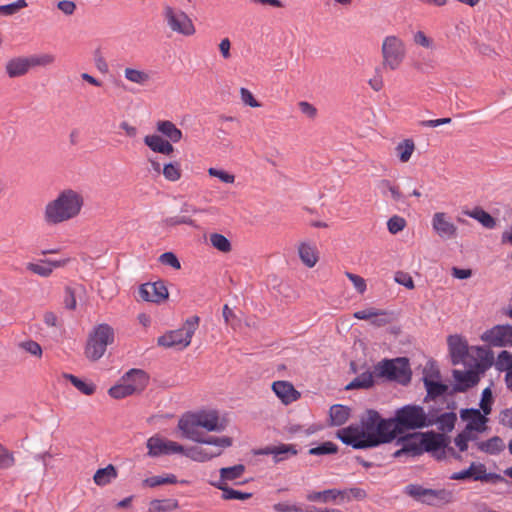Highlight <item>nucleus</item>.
<instances>
[{
    "label": "nucleus",
    "instance_id": "8fccbe9b",
    "mask_svg": "<svg viewBox=\"0 0 512 512\" xmlns=\"http://www.w3.org/2000/svg\"><path fill=\"white\" fill-rule=\"evenodd\" d=\"M478 475V464L471 463V465L462 471L454 472L451 476V480H466L472 478L475 481V477Z\"/></svg>",
    "mask_w": 512,
    "mask_h": 512
},
{
    "label": "nucleus",
    "instance_id": "a211bd4d",
    "mask_svg": "<svg viewBox=\"0 0 512 512\" xmlns=\"http://www.w3.org/2000/svg\"><path fill=\"white\" fill-rule=\"evenodd\" d=\"M453 377L455 384L448 395H453L456 392H465L479 381V376L474 371L453 370Z\"/></svg>",
    "mask_w": 512,
    "mask_h": 512
},
{
    "label": "nucleus",
    "instance_id": "de8ad7c7",
    "mask_svg": "<svg viewBox=\"0 0 512 512\" xmlns=\"http://www.w3.org/2000/svg\"><path fill=\"white\" fill-rule=\"evenodd\" d=\"M502 480L503 477L501 475L496 473H487L486 466L482 463H478V475L475 477V481L496 483Z\"/></svg>",
    "mask_w": 512,
    "mask_h": 512
},
{
    "label": "nucleus",
    "instance_id": "c756f323",
    "mask_svg": "<svg viewBox=\"0 0 512 512\" xmlns=\"http://www.w3.org/2000/svg\"><path fill=\"white\" fill-rule=\"evenodd\" d=\"M116 477L117 470L115 466L109 464L105 468L98 469L93 476V480L98 486H105L111 483L112 480L116 479Z\"/></svg>",
    "mask_w": 512,
    "mask_h": 512
},
{
    "label": "nucleus",
    "instance_id": "4c0bfd02",
    "mask_svg": "<svg viewBox=\"0 0 512 512\" xmlns=\"http://www.w3.org/2000/svg\"><path fill=\"white\" fill-rule=\"evenodd\" d=\"M432 421L433 423L436 422L438 424L439 430L443 432H451L455 427L457 415L453 411L445 412Z\"/></svg>",
    "mask_w": 512,
    "mask_h": 512
},
{
    "label": "nucleus",
    "instance_id": "4468645a",
    "mask_svg": "<svg viewBox=\"0 0 512 512\" xmlns=\"http://www.w3.org/2000/svg\"><path fill=\"white\" fill-rule=\"evenodd\" d=\"M460 418L468 421L465 428L468 431L483 433L487 430L488 418L477 408H465L460 410Z\"/></svg>",
    "mask_w": 512,
    "mask_h": 512
},
{
    "label": "nucleus",
    "instance_id": "3c124183",
    "mask_svg": "<svg viewBox=\"0 0 512 512\" xmlns=\"http://www.w3.org/2000/svg\"><path fill=\"white\" fill-rule=\"evenodd\" d=\"M163 223L167 227H174L181 224H186L191 227L197 228L198 225L196 224L195 220L188 216H173V217H167L163 220Z\"/></svg>",
    "mask_w": 512,
    "mask_h": 512
},
{
    "label": "nucleus",
    "instance_id": "864d4df0",
    "mask_svg": "<svg viewBox=\"0 0 512 512\" xmlns=\"http://www.w3.org/2000/svg\"><path fill=\"white\" fill-rule=\"evenodd\" d=\"M26 0H17L13 3L0 5V15L10 16L17 13L20 9L27 7Z\"/></svg>",
    "mask_w": 512,
    "mask_h": 512
},
{
    "label": "nucleus",
    "instance_id": "bb28decb",
    "mask_svg": "<svg viewBox=\"0 0 512 512\" xmlns=\"http://www.w3.org/2000/svg\"><path fill=\"white\" fill-rule=\"evenodd\" d=\"M157 131L166 136L171 142L177 143L182 139V131L169 120L157 122Z\"/></svg>",
    "mask_w": 512,
    "mask_h": 512
},
{
    "label": "nucleus",
    "instance_id": "423d86ee",
    "mask_svg": "<svg viewBox=\"0 0 512 512\" xmlns=\"http://www.w3.org/2000/svg\"><path fill=\"white\" fill-rule=\"evenodd\" d=\"M404 493L414 500L429 506H443L453 502V492L445 488L431 489L420 484H409L404 488Z\"/></svg>",
    "mask_w": 512,
    "mask_h": 512
},
{
    "label": "nucleus",
    "instance_id": "49530a36",
    "mask_svg": "<svg viewBox=\"0 0 512 512\" xmlns=\"http://www.w3.org/2000/svg\"><path fill=\"white\" fill-rule=\"evenodd\" d=\"M164 177L169 181H177L181 177V168L178 162H171L164 165L162 169Z\"/></svg>",
    "mask_w": 512,
    "mask_h": 512
},
{
    "label": "nucleus",
    "instance_id": "603ef678",
    "mask_svg": "<svg viewBox=\"0 0 512 512\" xmlns=\"http://www.w3.org/2000/svg\"><path fill=\"white\" fill-rule=\"evenodd\" d=\"M338 451V447L333 442L327 441L322 443L321 445L310 448L308 453L310 455H326V454H334Z\"/></svg>",
    "mask_w": 512,
    "mask_h": 512
},
{
    "label": "nucleus",
    "instance_id": "c9c22d12",
    "mask_svg": "<svg viewBox=\"0 0 512 512\" xmlns=\"http://www.w3.org/2000/svg\"><path fill=\"white\" fill-rule=\"evenodd\" d=\"M299 257L307 267H314L318 261L315 248L309 244L302 243L298 248Z\"/></svg>",
    "mask_w": 512,
    "mask_h": 512
},
{
    "label": "nucleus",
    "instance_id": "2f4dec72",
    "mask_svg": "<svg viewBox=\"0 0 512 512\" xmlns=\"http://www.w3.org/2000/svg\"><path fill=\"white\" fill-rule=\"evenodd\" d=\"M298 454L296 446L293 444H279L275 445L273 462L275 464L289 459L291 456Z\"/></svg>",
    "mask_w": 512,
    "mask_h": 512
},
{
    "label": "nucleus",
    "instance_id": "09e8293b",
    "mask_svg": "<svg viewBox=\"0 0 512 512\" xmlns=\"http://www.w3.org/2000/svg\"><path fill=\"white\" fill-rule=\"evenodd\" d=\"M495 366L499 371H506V373L512 370V354L506 350L501 351L495 361Z\"/></svg>",
    "mask_w": 512,
    "mask_h": 512
},
{
    "label": "nucleus",
    "instance_id": "680f3d73",
    "mask_svg": "<svg viewBox=\"0 0 512 512\" xmlns=\"http://www.w3.org/2000/svg\"><path fill=\"white\" fill-rule=\"evenodd\" d=\"M406 226V221L400 216H393L387 222V227L390 233L396 234L402 231Z\"/></svg>",
    "mask_w": 512,
    "mask_h": 512
},
{
    "label": "nucleus",
    "instance_id": "0eeeda50",
    "mask_svg": "<svg viewBox=\"0 0 512 512\" xmlns=\"http://www.w3.org/2000/svg\"><path fill=\"white\" fill-rule=\"evenodd\" d=\"M200 318L197 315L189 317L182 328L172 330L160 336L157 340L159 346L166 348L180 347L186 348L190 343L193 334L199 326Z\"/></svg>",
    "mask_w": 512,
    "mask_h": 512
},
{
    "label": "nucleus",
    "instance_id": "13d9d810",
    "mask_svg": "<svg viewBox=\"0 0 512 512\" xmlns=\"http://www.w3.org/2000/svg\"><path fill=\"white\" fill-rule=\"evenodd\" d=\"M252 497V493L242 492L239 490H235L231 487L224 490V494H222V499L224 500H247Z\"/></svg>",
    "mask_w": 512,
    "mask_h": 512
},
{
    "label": "nucleus",
    "instance_id": "6e6552de",
    "mask_svg": "<svg viewBox=\"0 0 512 512\" xmlns=\"http://www.w3.org/2000/svg\"><path fill=\"white\" fill-rule=\"evenodd\" d=\"M163 18L174 33L189 37L196 33L192 19L182 10L166 5L163 8Z\"/></svg>",
    "mask_w": 512,
    "mask_h": 512
},
{
    "label": "nucleus",
    "instance_id": "20e7f679",
    "mask_svg": "<svg viewBox=\"0 0 512 512\" xmlns=\"http://www.w3.org/2000/svg\"><path fill=\"white\" fill-rule=\"evenodd\" d=\"M373 373L377 378L396 381L403 385L411 380L409 361L405 357L383 359L374 366Z\"/></svg>",
    "mask_w": 512,
    "mask_h": 512
},
{
    "label": "nucleus",
    "instance_id": "774afa93",
    "mask_svg": "<svg viewBox=\"0 0 512 512\" xmlns=\"http://www.w3.org/2000/svg\"><path fill=\"white\" fill-rule=\"evenodd\" d=\"M277 512H302L303 508L295 504H289L287 502H279L273 506Z\"/></svg>",
    "mask_w": 512,
    "mask_h": 512
},
{
    "label": "nucleus",
    "instance_id": "aec40b11",
    "mask_svg": "<svg viewBox=\"0 0 512 512\" xmlns=\"http://www.w3.org/2000/svg\"><path fill=\"white\" fill-rule=\"evenodd\" d=\"M353 316L359 320H371V324L376 327H382L391 322L390 313L375 308L356 311Z\"/></svg>",
    "mask_w": 512,
    "mask_h": 512
},
{
    "label": "nucleus",
    "instance_id": "f03ea898",
    "mask_svg": "<svg viewBox=\"0 0 512 512\" xmlns=\"http://www.w3.org/2000/svg\"><path fill=\"white\" fill-rule=\"evenodd\" d=\"M84 205L83 195L73 189H64L58 196L49 201L45 208L43 218L47 225L60 223L76 218Z\"/></svg>",
    "mask_w": 512,
    "mask_h": 512
},
{
    "label": "nucleus",
    "instance_id": "39448f33",
    "mask_svg": "<svg viewBox=\"0 0 512 512\" xmlns=\"http://www.w3.org/2000/svg\"><path fill=\"white\" fill-rule=\"evenodd\" d=\"M115 339L114 329L106 323L97 325L89 334L85 355L91 361L99 360L106 352L107 346Z\"/></svg>",
    "mask_w": 512,
    "mask_h": 512
},
{
    "label": "nucleus",
    "instance_id": "5701e85b",
    "mask_svg": "<svg viewBox=\"0 0 512 512\" xmlns=\"http://www.w3.org/2000/svg\"><path fill=\"white\" fill-rule=\"evenodd\" d=\"M272 390L281 399V401L288 405L300 398V393L294 386L287 381H276L272 384Z\"/></svg>",
    "mask_w": 512,
    "mask_h": 512
},
{
    "label": "nucleus",
    "instance_id": "052dcab7",
    "mask_svg": "<svg viewBox=\"0 0 512 512\" xmlns=\"http://www.w3.org/2000/svg\"><path fill=\"white\" fill-rule=\"evenodd\" d=\"M159 261L163 265L170 266L176 270H179L181 268V263L173 252H165L161 254L159 257Z\"/></svg>",
    "mask_w": 512,
    "mask_h": 512
},
{
    "label": "nucleus",
    "instance_id": "338daca9",
    "mask_svg": "<svg viewBox=\"0 0 512 512\" xmlns=\"http://www.w3.org/2000/svg\"><path fill=\"white\" fill-rule=\"evenodd\" d=\"M240 95H241V100L243 101L244 104H246L252 108L261 106V104L254 98L253 94L248 89L242 87L240 89Z\"/></svg>",
    "mask_w": 512,
    "mask_h": 512
},
{
    "label": "nucleus",
    "instance_id": "a18cd8bd",
    "mask_svg": "<svg viewBox=\"0 0 512 512\" xmlns=\"http://www.w3.org/2000/svg\"><path fill=\"white\" fill-rule=\"evenodd\" d=\"M108 394L114 399H122L133 395V389L130 390L127 384L120 380V382L112 386L108 390Z\"/></svg>",
    "mask_w": 512,
    "mask_h": 512
},
{
    "label": "nucleus",
    "instance_id": "7ed1b4c3",
    "mask_svg": "<svg viewBox=\"0 0 512 512\" xmlns=\"http://www.w3.org/2000/svg\"><path fill=\"white\" fill-rule=\"evenodd\" d=\"M391 429L395 433V439L406 430H414L428 427L433 424L423 407L418 405H405L396 410L395 416L389 418Z\"/></svg>",
    "mask_w": 512,
    "mask_h": 512
},
{
    "label": "nucleus",
    "instance_id": "ea45409f",
    "mask_svg": "<svg viewBox=\"0 0 512 512\" xmlns=\"http://www.w3.org/2000/svg\"><path fill=\"white\" fill-rule=\"evenodd\" d=\"M124 76L128 81L139 85H145L150 81L149 73L134 68H126Z\"/></svg>",
    "mask_w": 512,
    "mask_h": 512
},
{
    "label": "nucleus",
    "instance_id": "37998d69",
    "mask_svg": "<svg viewBox=\"0 0 512 512\" xmlns=\"http://www.w3.org/2000/svg\"><path fill=\"white\" fill-rule=\"evenodd\" d=\"M198 443L201 444H207V445H213L220 448H228L232 446L233 440L231 437L228 436H222V437H215V436H208V437H201L200 440H198Z\"/></svg>",
    "mask_w": 512,
    "mask_h": 512
},
{
    "label": "nucleus",
    "instance_id": "9b49d317",
    "mask_svg": "<svg viewBox=\"0 0 512 512\" xmlns=\"http://www.w3.org/2000/svg\"><path fill=\"white\" fill-rule=\"evenodd\" d=\"M146 446L148 448V455L151 457L177 453L182 454L184 451V446L181 444L171 440H165L157 435L150 437L147 440Z\"/></svg>",
    "mask_w": 512,
    "mask_h": 512
},
{
    "label": "nucleus",
    "instance_id": "b1692460",
    "mask_svg": "<svg viewBox=\"0 0 512 512\" xmlns=\"http://www.w3.org/2000/svg\"><path fill=\"white\" fill-rule=\"evenodd\" d=\"M31 68L29 57H16L6 64V72L10 78L25 75Z\"/></svg>",
    "mask_w": 512,
    "mask_h": 512
},
{
    "label": "nucleus",
    "instance_id": "f704fd0d",
    "mask_svg": "<svg viewBox=\"0 0 512 512\" xmlns=\"http://www.w3.org/2000/svg\"><path fill=\"white\" fill-rule=\"evenodd\" d=\"M338 492L337 489H327L324 491H313L307 494L306 498L308 501L311 502H336L338 499Z\"/></svg>",
    "mask_w": 512,
    "mask_h": 512
},
{
    "label": "nucleus",
    "instance_id": "69168bd1",
    "mask_svg": "<svg viewBox=\"0 0 512 512\" xmlns=\"http://www.w3.org/2000/svg\"><path fill=\"white\" fill-rule=\"evenodd\" d=\"M208 173L210 176L219 178L224 183H233L235 181V176L233 174L223 170L209 168Z\"/></svg>",
    "mask_w": 512,
    "mask_h": 512
},
{
    "label": "nucleus",
    "instance_id": "bf43d9fd",
    "mask_svg": "<svg viewBox=\"0 0 512 512\" xmlns=\"http://www.w3.org/2000/svg\"><path fill=\"white\" fill-rule=\"evenodd\" d=\"M165 139L159 135H147L144 137V143L156 153H160Z\"/></svg>",
    "mask_w": 512,
    "mask_h": 512
},
{
    "label": "nucleus",
    "instance_id": "0e129e2a",
    "mask_svg": "<svg viewBox=\"0 0 512 512\" xmlns=\"http://www.w3.org/2000/svg\"><path fill=\"white\" fill-rule=\"evenodd\" d=\"M13 455L0 444V469H7L14 465Z\"/></svg>",
    "mask_w": 512,
    "mask_h": 512
},
{
    "label": "nucleus",
    "instance_id": "cd10ccee",
    "mask_svg": "<svg viewBox=\"0 0 512 512\" xmlns=\"http://www.w3.org/2000/svg\"><path fill=\"white\" fill-rule=\"evenodd\" d=\"M423 381L427 391L425 401H427L428 399L434 400L437 397L445 393H448V386L446 384H443L439 381H434L430 379L428 376H425Z\"/></svg>",
    "mask_w": 512,
    "mask_h": 512
},
{
    "label": "nucleus",
    "instance_id": "72a5a7b5",
    "mask_svg": "<svg viewBox=\"0 0 512 512\" xmlns=\"http://www.w3.org/2000/svg\"><path fill=\"white\" fill-rule=\"evenodd\" d=\"M178 506L176 499H155L150 502L147 512H172Z\"/></svg>",
    "mask_w": 512,
    "mask_h": 512
},
{
    "label": "nucleus",
    "instance_id": "e2e57ef3",
    "mask_svg": "<svg viewBox=\"0 0 512 512\" xmlns=\"http://www.w3.org/2000/svg\"><path fill=\"white\" fill-rule=\"evenodd\" d=\"M477 356L482 361L484 368L490 367L492 364H494V354L488 348H483V347L478 348Z\"/></svg>",
    "mask_w": 512,
    "mask_h": 512
},
{
    "label": "nucleus",
    "instance_id": "c03bdc74",
    "mask_svg": "<svg viewBox=\"0 0 512 512\" xmlns=\"http://www.w3.org/2000/svg\"><path fill=\"white\" fill-rule=\"evenodd\" d=\"M210 242L217 250L228 253L232 250L231 242L222 234L213 233L210 235Z\"/></svg>",
    "mask_w": 512,
    "mask_h": 512
},
{
    "label": "nucleus",
    "instance_id": "ddd939ff",
    "mask_svg": "<svg viewBox=\"0 0 512 512\" xmlns=\"http://www.w3.org/2000/svg\"><path fill=\"white\" fill-rule=\"evenodd\" d=\"M481 339L496 347L512 346V326L496 325L485 331Z\"/></svg>",
    "mask_w": 512,
    "mask_h": 512
},
{
    "label": "nucleus",
    "instance_id": "412c9836",
    "mask_svg": "<svg viewBox=\"0 0 512 512\" xmlns=\"http://www.w3.org/2000/svg\"><path fill=\"white\" fill-rule=\"evenodd\" d=\"M448 345L452 364L458 365L468 354L467 342L458 335H451L448 337Z\"/></svg>",
    "mask_w": 512,
    "mask_h": 512
},
{
    "label": "nucleus",
    "instance_id": "f3484780",
    "mask_svg": "<svg viewBox=\"0 0 512 512\" xmlns=\"http://www.w3.org/2000/svg\"><path fill=\"white\" fill-rule=\"evenodd\" d=\"M121 381L128 385L133 394H139L145 390L149 383V375L142 369H130L122 377Z\"/></svg>",
    "mask_w": 512,
    "mask_h": 512
},
{
    "label": "nucleus",
    "instance_id": "a19ab883",
    "mask_svg": "<svg viewBox=\"0 0 512 512\" xmlns=\"http://www.w3.org/2000/svg\"><path fill=\"white\" fill-rule=\"evenodd\" d=\"M377 187L383 195H386L389 192L391 194V197L395 201H400L403 198V195L400 192L399 188L393 185L387 179L380 180L379 183L377 184Z\"/></svg>",
    "mask_w": 512,
    "mask_h": 512
},
{
    "label": "nucleus",
    "instance_id": "5fc2aeb1",
    "mask_svg": "<svg viewBox=\"0 0 512 512\" xmlns=\"http://www.w3.org/2000/svg\"><path fill=\"white\" fill-rule=\"evenodd\" d=\"M31 67L35 66H48L55 62L53 54L44 53L40 55H33L29 57Z\"/></svg>",
    "mask_w": 512,
    "mask_h": 512
},
{
    "label": "nucleus",
    "instance_id": "58836bf2",
    "mask_svg": "<svg viewBox=\"0 0 512 512\" xmlns=\"http://www.w3.org/2000/svg\"><path fill=\"white\" fill-rule=\"evenodd\" d=\"M64 377L84 395L90 396L96 391V386L92 382H85L72 374H64Z\"/></svg>",
    "mask_w": 512,
    "mask_h": 512
},
{
    "label": "nucleus",
    "instance_id": "c85d7f7f",
    "mask_svg": "<svg viewBox=\"0 0 512 512\" xmlns=\"http://www.w3.org/2000/svg\"><path fill=\"white\" fill-rule=\"evenodd\" d=\"M477 448L490 455L499 454L504 449L503 440L499 436H493L486 441L476 442Z\"/></svg>",
    "mask_w": 512,
    "mask_h": 512
},
{
    "label": "nucleus",
    "instance_id": "2eb2a0df",
    "mask_svg": "<svg viewBox=\"0 0 512 512\" xmlns=\"http://www.w3.org/2000/svg\"><path fill=\"white\" fill-rule=\"evenodd\" d=\"M139 296L144 301L160 303L168 298V289L163 281L142 284Z\"/></svg>",
    "mask_w": 512,
    "mask_h": 512
},
{
    "label": "nucleus",
    "instance_id": "1a4fd4ad",
    "mask_svg": "<svg viewBox=\"0 0 512 512\" xmlns=\"http://www.w3.org/2000/svg\"><path fill=\"white\" fill-rule=\"evenodd\" d=\"M383 65L397 69L405 56L403 42L396 36H387L382 44Z\"/></svg>",
    "mask_w": 512,
    "mask_h": 512
},
{
    "label": "nucleus",
    "instance_id": "6ab92c4d",
    "mask_svg": "<svg viewBox=\"0 0 512 512\" xmlns=\"http://www.w3.org/2000/svg\"><path fill=\"white\" fill-rule=\"evenodd\" d=\"M432 227L441 238H454L457 235V227L447 219L444 212H437L432 218Z\"/></svg>",
    "mask_w": 512,
    "mask_h": 512
},
{
    "label": "nucleus",
    "instance_id": "79ce46f5",
    "mask_svg": "<svg viewBox=\"0 0 512 512\" xmlns=\"http://www.w3.org/2000/svg\"><path fill=\"white\" fill-rule=\"evenodd\" d=\"M245 472V466L243 464H237L231 467H223L219 470L223 479L228 481H234L240 478Z\"/></svg>",
    "mask_w": 512,
    "mask_h": 512
},
{
    "label": "nucleus",
    "instance_id": "6e6d98bb",
    "mask_svg": "<svg viewBox=\"0 0 512 512\" xmlns=\"http://www.w3.org/2000/svg\"><path fill=\"white\" fill-rule=\"evenodd\" d=\"M493 397L490 388H485L482 392V398L480 401V411L484 415H489L492 411Z\"/></svg>",
    "mask_w": 512,
    "mask_h": 512
},
{
    "label": "nucleus",
    "instance_id": "473e14b6",
    "mask_svg": "<svg viewBox=\"0 0 512 512\" xmlns=\"http://www.w3.org/2000/svg\"><path fill=\"white\" fill-rule=\"evenodd\" d=\"M471 218L479 221L485 228L493 229L496 227V220L488 212L480 207L474 208L472 211L466 213Z\"/></svg>",
    "mask_w": 512,
    "mask_h": 512
},
{
    "label": "nucleus",
    "instance_id": "f257e3e1",
    "mask_svg": "<svg viewBox=\"0 0 512 512\" xmlns=\"http://www.w3.org/2000/svg\"><path fill=\"white\" fill-rule=\"evenodd\" d=\"M336 436L345 445L354 449L374 448L395 439L389 418H382L374 409H367L361 415L359 424L339 429Z\"/></svg>",
    "mask_w": 512,
    "mask_h": 512
},
{
    "label": "nucleus",
    "instance_id": "7c9ffc66",
    "mask_svg": "<svg viewBox=\"0 0 512 512\" xmlns=\"http://www.w3.org/2000/svg\"><path fill=\"white\" fill-rule=\"evenodd\" d=\"M374 376L373 372H363L346 386V390L371 388L374 385Z\"/></svg>",
    "mask_w": 512,
    "mask_h": 512
},
{
    "label": "nucleus",
    "instance_id": "e433bc0d",
    "mask_svg": "<svg viewBox=\"0 0 512 512\" xmlns=\"http://www.w3.org/2000/svg\"><path fill=\"white\" fill-rule=\"evenodd\" d=\"M395 150L399 160L406 163L410 160L412 153L415 150V143L412 139H404L397 144Z\"/></svg>",
    "mask_w": 512,
    "mask_h": 512
},
{
    "label": "nucleus",
    "instance_id": "dca6fc26",
    "mask_svg": "<svg viewBox=\"0 0 512 512\" xmlns=\"http://www.w3.org/2000/svg\"><path fill=\"white\" fill-rule=\"evenodd\" d=\"M178 428L183 436L198 443L202 437L199 431L200 424L196 413H186L178 421Z\"/></svg>",
    "mask_w": 512,
    "mask_h": 512
},
{
    "label": "nucleus",
    "instance_id": "4d7b16f0",
    "mask_svg": "<svg viewBox=\"0 0 512 512\" xmlns=\"http://www.w3.org/2000/svg\"><path fill=\"white\" fill-rule=\"evenodd\" d=\"M26 269L42 277H48L52 273V267L44 263H28Z\"/></svg>",
    "mask_w": 512,
    "mask_h": 512
},
{
    "label": "nucleus",
    "instance_id": "9d476101",
    "mask_svg": "<svg viewBox=\"0 0 512 512\" xmlns=\"http://www.w3.org/2000/svg\"><path fill=\"white\" fill-rule=\"evenodd\" d=\"M420 436L423 453H432L433 457H435L437 460H443L446 458L445 448L450 443L448 436L443 433H436L434 431L420 433Z\"/></svg>",
    "mask_w": 512,
    "mask_h": 512
},
{
    "label": "nucleus",
    "instance_id": "4be33fe9",
    "mask_svg": "<svg viewBox=\"0 0 512 512\" xmlns=\"http://www.w3.org/2000/svg\"><path fill=\"white\" fill-rule=\"evenodd\" d=\"M201 428L207 431L221 432L225 429L222 423H219V414L216 410H201L195 412Z\"/></svg>",
    "mask_w": 512,
    "mask_h": 512
},
{
    "label": "nucleus",
    "instance_id": "393cba45",
    "mask_svg": "<svg viewBox=\"0 0 512 512\" xmlns=\"http://www.w3.org/2000/svg\"><path fill=\"white\" fill-rule=\"evenodd\" d=\"M182 454L185 455L186 457L190 458L193 461L206 462L215 457L220 456L222 454V451L218 450L216 452H208L206 449L194 446V447H190V448L184 447V451L182 452Z\"/></svg>",
    "mask_w": 512,
    "mask_h": 512
},
{
    "label": "nucleus",
    "instance_id": "a878e982",
    "mask_svg": "<svg viewBox=\"0 0 512 512\" xmlns=\"http://www.w3.org/2000/svg\"><path fill=\"white\" fill-rule=\"evenodd\" d=\"M350 408L341 404H334L330 407L329 416L332 426L345 424L350 417Z\"/></svg>",
    "mask_w": 512,
    "mask_h": 512
},
{
    "label": "nucleus",
    "instance_id": "f8f14e48",
    "mask_svg": "<svg viewBox=\"0 0 512 512\" xmlns=\"http://www.w3.org/2000/svg\"><path fill=\"white\" fill-rule=\"evenodd\" d=\"M397 444L401 445V448L393 453L394 458L406 457H418L423 454L422 441L419 432L408 434L397 439Z\"/></svg>",
    "mask_w": 512,
    "mask_h": 512
}]
</instances>
